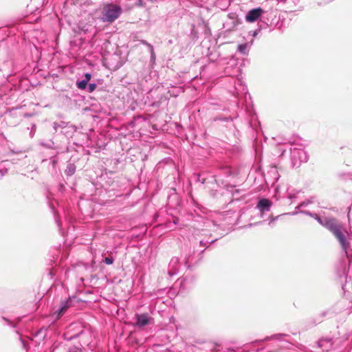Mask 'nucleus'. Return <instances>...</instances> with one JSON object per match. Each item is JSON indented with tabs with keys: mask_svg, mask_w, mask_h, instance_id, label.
I'll return each mask as SVG.
<instances>
[{
	"mask_svg": "<svg viewBox=\"0 0 352 352\" xmlns=\"http://www.w3.org/2000/svg\"><path fill=\"white\" fill-rule=\"evenodd\" d=\"M122 13V8L115 4H107L104 6L102 11V21L112 23L117 19Z\"/></svg>",
	"mask_w": 352,
	"mask_h": 352,
	"instance_id": "1",
	"label": "nucleus"
},
{
	"mask_svg": "<svg viewBox=\"0 0 352 352\" xmlns=\"http://www.w3.org/2000/svg\"><path fill=\"white\" fill-rule=\"evenodd\" d=\"M319 221L333 234L338 232V231L342 228V226L338 223L336 219H325L323 221L320 220Z\"/></svg>",
	"mask_w": 352,
	"mask_h": 352,
	"instance_id": "2",
	"label": "nucleus"
},
{
	"mask_svg": "<svg viewBox=\"0 0 352 352\" xmlns=\"http://www.w3.org/2000/svg\"><path fill=\"white\" fill-rule=\"evenodd\" d=\"M263 12V10L260 8L252 9L246 14L245 20L248 22H254L260 17Z\"/></svg>",
	"mask_w": 352,
	"mask_h": 352,
	"instance_id": "3",
	"label": "nucleus"
},
{
	"mask_svg": "<svg viewBox=\"0 0 352 352\" xmlns=\"http://www.w3.org/2000/svg\"><path fill=\"white\" fill-rule=\"evenodd\" d=\"M136 317V325L139 327H143L151 322L152 318L148 316L147 314H137Z\"/></svg>",
	"mask_w": 352,
	"mask_h": 352,
	"instance_id": "4",
	"label": "nucleus"
},
{
	"mask_svg": "<svg viewBox=\"0 0 352 352\" xmlns=\"http://www.w3.org/2000/svg\"><path fill=\"white\" fill-rule=\"evenodd\" d=\"M342 228L340 229L338 232L333 234V235L336 237V239L340 242L341 246L343 250L346 252L347 248H349V243L346 239L344 234L342 233Z\"/></svg>",
	"mask_w": 352,
	"mask_h": 352,
	"instance_id": "5",
	"label": "nucleus"
},
{
	"mask_svg": "<svg viewBox=\"0 0 352 352\" xmlns=\"http://www.w3.org/2000/svg\"><path fill=\"white\" fill-rule=\"evenodd\" d=\"M271 206L272 202L269 199H262L258 201L257 204V208L261 212H264L265 210H269Z\"/></svg>",
	"mask_w": 352,
	"mask_h": 352,
	"instance_id": "6",
	"label": "nucleus"
},
{
	"mask_svg": "<svg viewBox=\"0 0 352 352\" xmlns=\"http://www.w3.org/2000/svg\"><path fill=\"white\" fill-rule=\"evenodd\" d=\"M72 306L71 299H68L67 301L62 303L60 309L58 311V316H60Z\"/></svg>",
	"mask_w": 352,
	"mask_h": 352,
	"instance_id": "7",
	"label": "nucleus"
},
{
	"mask_svg": "<svg viewBox=\"0 0 352 352\" xmlns=\"http://www.w3.org/2000/svg\"><path fill=\"white\" fill-rule=\"evenodd\" d=\"M238 50L242 54H246L248 50V44L243 43L238 45Z\"/></svg>",
	"mask_w": 352,
	"mask_h": 352,
	"instance_id": "8",
	"label": "nucleus"
},
{
	"mask_svg": "<svg viewBox=\"0 0 352 352\" xmlns=\"http://www.w3.org/2000/svg\"><path fill=\"white\" fill-rule=\"evenodd\" d=\"M87 82L85 80H82L80 82H76V86L80 89H85L87 85Z\"/></svg>",
	"mask_w": 352,
	"mask_h": 352,
	"instance_id": "9",
	"label": "nucleus"
},
{
	"mask_svg": "<svg viewBox=\"0 0 352 352\" xmlns=\"http://www.w3.org/2000/svg\"><path fill=\"white\" fill-rule=\"evenodd\" d=\"M96 87H97V86L96 84H94V83L89 84L88 86V91L89 93H91L96 90Z\"/></svg>",
	"mask_w": 352,
	"mask_h": 352,
	"instance_id": "10",
	"label": "nucleus"
},
{
	"mask_svg": "<svg viewBox=\"0 0 352 352\" xmlns=\"http://www.w3.org/2000/svg\"><path fill=\"white\" fill-rule=\"evenodd\" d=\"M104 262L107 264V265H111L113 263V258L111 256H109V257H106L104 258Z\"/></svg>",
	"mask_w": 352,
	"mask_h": 352,
	"instance_id": "11",
	"label": "nucleus"
},
{
	"mask_svg": "<svg viewBox=\"0 0 352 352\" xmlns=\"http://www.w3.org/2000/svg\"><path fill=\"white\" fill-rule=\"evenodd\" d=\"M91 76L90 74L87 73L85 74V80H86L87 82L91 80Z\"/></svg>",
	"mask_w": 352,
	"mask_h": 352,
	"instance_id": "12",
	"label": "nucleus"
},
{
	"mask_svg": "<svg viewBox=\"0 0 352 352\" xmlns=\"http://www.w3.org/2000/svg\"><path fill=\"white\" fill-rule=\"evenodd\" d=\"M142 0H140V1H139V5L140 6H142Z\"/></svg>",
	"mask_w": 352,
	"mask_h": 352,
	"instance_id": "13",
	"label": "nucleus"
}]
</instances>
